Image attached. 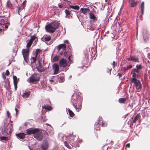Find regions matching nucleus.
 <instances>
[{
    "label": "nucleus",
    "instance_id": "nucleus-1",
    "mask_svg": "<svg viewBox=\"0 0 150 150\" xmlns=\"http://www.w3.org/2000/svg\"><path fill=\"white\" fill-rule=\"evenodd\" d=\"M72 104L77 112L79 111L81 108L82 98L78 96L77 93H74L71 98Z\"/></svg>",
    "mask_w": 150,
    "mask_h": 150
},
{
    "label": "nucleus",
    "instance_id": "nucleus-2",
    "mask_svg": "<svg viewBox=\"0 0 150 150\" xmlns=\"http://www.w3.org/2000/svg\"><path fill=\"white\" fill-rule=\"evenodd\" d=\"M63 137L66 138V140H67L68 142L65 141L64 142V144L65 146L68 148L69 149H71V146L72 147L73 146H76L78 147L79 146L78 144H76L77 142H78V141L76 139L75 140L74 136L71 135L67 137L65 136H64Z\"/></svg>",
    "mask_w": 150,
    "mask_h": 150
},
{
    "label": "nucleus",
    "instance_id": "nucleus-3",
    "mask_svg": "<svg viewBox=\"0 0 150 150\" xmlns=\"http://www.w3.org/2000/svg\"><path fill=\"white\" fill-rule=\"evenodd\" d=\"M59 25L57 21L52 22L46 25L45 27L46 30L48 32L52 33L54 32Z\"/></svg>",
    "mask_w": 150,
    "mask_h": 150
},
{
    "label": "nucleus",
    "instance_id": "nucleus-4",
    "mask_svg": "<svg viewBox=\"0 0 150 150\" xmlns=\"http://www.w3.org/2000/svg\"><path fill=\"white\" fill-rule=\"evenodd\" d=\"M4 127L2 132V134L4 135H9L12 132L13 127L11 123L4 124Z\"/></svg>",
    "mask_w": 150,
    "mask_h": 150
},
{
    "label": "nucleus",
    "instance_id": "nucleus-5",
    "mask_svg": "<svg viewBox=\"0 0 150 150\" xmlns=\"http://www.w3.org/2000/svg\"><path fill=\"white\" fill-rule=\"evenodd\" d=\"M131 83H133L134 88H135L137 92L140 91L142 88V83L138 79L130 81Z\"/></svg>",
    "mask_w": 150,
    "mask_h": 150
},
{
    "label": "nucleus",
    "instance_id": "nucleus-6",
    "mask_svg": "<svg viewBox=\"0 0 150 150\" xmlns=\"http://www.w3.org/2000/svg\"><path fill=\"white\" fill-rule=\"evenodd\" d=\"M40 75L38 74L34 73L28 79V82L33 83L39 81Z\"/></svg>",
    "mask_w": 150,
    "mask_h": 150
},
{
    "label": "nucleus",
    "instance_id": "nucleus-7",
    "mask_svg": "<svg viewBox=\"0 0 150 150\" xmlns=\"http://www.w3.org/2000/svg\"><path fill=\"white\" fill-rule=\"evenodd\" d=\"M29 50L28 49H24L22 50V53L24 58V60L26 63L29 61Z\"/></svg>",
    "mask_w": 150,
    "mask_h": 150
},
{
    "label": "nucleus",
    "instance_id": "nucleus-8",
    "mask_svg": "<svg viewBox=\"0 0 150 150\" xmlns=\"http://www.w3.org/2000/svg\"><path fill=\"white\" fill-rule=\"evenodd\" d=\"M140 72H139L135 68L133 69L131 72V74L132 76V77L130 79V81L133 80L135 79H137L139 77V74Z\"/></svg>",
    "mask_w": 150,
    "mask_h": 150
},
{
    "label": "nucleus",
    "instance_id": "nucleus-9",
    "mask_svg": "<svg viewBox=\"0 0 150 150\" xmlns=\"http://www.w3.org/2000/svg\"><path fill=\"white\" fill-rule=\"evenodd\" d=\"M100 120H101L100 118H99V120L97 121V122H96L94 128L96 130H98L100 129L99 127L100 125L99 123L101 124L100 125L102 127H105L107 126V124L105 122L103 123V121L101 122Z\"/></svg>",
    "mask_w": 150,
    "mask_h": 150
},
{
    "label": "nucleus",
    "instance_id": "nucleus-10",
    "mask_svg": "<svg viewBox=\"0 0 150 150\" xmlns=\"http://www.w3.org/2000/svg\"><path fill=\"white\" fill-rule=\"evenodd\" d=\"M33 67H34L35 68L37 69V70L40 72H42L43 71L44 69L42 67L41 65V63H40V60H39L38 61L37 64H36L35 63L34 64H31Z\"/></svg>",
    "mask_w": 150,
    "mask_h": 150
},
{
    "label": "nucleus",
    "instance_id": "nucleus-11",
    "mask_svg": "<svg viewBox=\"0 0 150 150\" xmlns=\"http://www.w3.org/2000/svg\"><path fill=\"white\" fill-rule=\"evenodd\" d=\"M34 134V137L39 141H41L43 138L42 133L38 129H37Z\"/></svg>",
    "mask_w": 150,
    "mask_h": 150
},
{
    "label": "nucleus",
    "instance_id": "nucleus-12",
    "mask_svg": "<svg viewBox=\"0 0 150 150\" xmlns=\"http://www.w3.org/2000/svg\"><path fill=\"white\" fill-rule=\"evenodd\" d=\"M142 36L144 41L146 42L148 41L149 39V34L146 29H144L142 32Z\"/></svg>",
    "mask_w": 150,
    "mask_h": 150
},
{
    "label": "nucleus",
    "instance_id": "nucleus-13",
    "mask_svg": "<svg viewBox=\"0 0 150 150\" xmlns=\"http://www.w3.org/2000/svg\"><path fill=\"white\" fill-rule=\"evenodd\" d=\"M66 45L64 44H60L57 46V49L58 51L61 50H62L63 51H64L66 49ZM65 51H64V52H63V51L62 52H60V53L61 55H62L63 53H64L65 54Z\"/></svg>",
    "mask_w": 150,
    "mask_h": 150
},
{
    "label": "nucleus",
    "instance_id": "nucleus-14",
    "mask_svg": "<svg viewBox=\"0 0 150 150\" xmlns=\"http://www.w3.org/2000/svg\"><path fill=\"white\" fill-rule=\"evenodd\" d=\"M0 26H4L5 24H8L9 23L8 18L5 16H3L0 20Z\"/></svg>",
    "mask_w": 150,
    "mask_h": 150
},
{
    "label": "nucleus",
    "instance_id": "nucleus-15",
    "mask_svg": "<svg viewBox=\"0 0 150 150\" xmlns=\"http://www.w3.org/2000/svg\"><path fill=\"white\" fill-rule=\"evenodd\" d=\"M128 61H132L135 62H139V58L138 56L136 55H132L129 57L126 58Z\"/></svg>",
    "mask_w": 150,
    "mask_h": 150
},
{
    "label": "nucleus",
    "instance_id": "nucleus-16",
    "mask_svg": "<svg viewBox=\"0 0 150 150\" xmlns=\"http://www.w3.org/2000/svg\"><path fill=\"white\" fill-rule=\"evenodd\" d=\"M67 62L66 60L64 59H62L59 61V65L61 67H65L67 65Z\"/></svg>",
    "mask_w": 150,
    "mask_h": 150
},
{
    "label": "nucleus",
    "instance_id": "nucleus-17",
    "mask_svg": "<svg viewBox=\"0 0 150 150\" xmlns=\"http://www.w3.org/2000/svg\"><path fill=\"white\" fill-rule=\"evenodd\" d=\"M57 79L59 83H62L64 81V74H62L57 76H54V79Z\"/></svg>",
    "mask_w": 150,
    "mask_h": 150
},
{
    "label": "nucleus",
    "instance_id": "nucleus-18",
    "mask_svg": "<svg viewBox=\"0 0 150 150\" xmlns=\"http://www.w3.org/2000/svg\"><path fill=\"white\" fill-rule=\"evenodd\" d=\"M52 67L54 70V74H57L58 73L59 70V65L57 63H55L53 65Z\"/></svg>",
    "mask_w": 150,
    "mask_h": 150
},
{
    "label": "nucleus",
    "instance_id": "nucleus-19",
    "mask_svg": "<svg viewBox=\"0 0 150 150\" xmlns=\"http://www.w3.org/2000/svg\"><path fill=\"white\" fill-rule=\"evenodd\" d=\"M48 144L47 140L45 141L41 145V147L43 150H46L48 147Z\"/></svg>",
    "mask_w": 150,
    "mask_h": 150
},
{
    "label": "nucleus",
    "instance_id": "nucleus-20",
    "mask_svg": "<svg viewBox=\"0 0 150 150\" xmlns=\"http://www.w3.org/2000/svg\"><path fill=\"white\" fill-rule=\"evenodd\" d=\"M51 39V37L49 35H45L41 38L43 41H49Z\"/></svg>",
    "mask_w": 150,
    "mask_h": 150
},
{
    "label": "nucleus",
    "instance_id": "nucleus-21",
    "mask_svg": "<svg viewBox=\"0 0 150 150\" xmlns=\"http://www.w3.org/2000/svg\"><path fill=\"white\" fill-rule=\"evenodd\" d=\"M37 129H33V128H30L27 129V131L26 134L30 135V134H33V135L35 132L36 131Z\"/></svg>",
    "mask_w": 150,
    "mask_h": 150
},
{
    "label": "nucleus",
    "instance_id": "nucleus-22",
    "mask_svg": "<svg viewBox=\"0 0 150 150\" xmlns=\"http://www.w3.org/2000/svg\"><path fill=\"white\" fill-rule=\"evenodd\" d=\"M96 21H94L91 22L92 23V24L95 30H98L100 25L99 23L96 22Z\"/></svg>",
    "mask_w": 150,
    "mask_h": 150
},
{
    "label": "nucleus",
    "instance_id": "nucleus-23",
    "mask_svg": "<svg viewBox=\"0 0 150 150\" xmlns=\"http://www.w3.org/2000/svg\"><path fill=\"white\" fill-rule=\"evenodd\" d=\"M16 135L17 137L19 139H23L25 138L26 134L23 133H16Z\"/></svg>",
    "mask_w": 150,
    "mask_h": 150
},
{
    "label": "nucleus",
    "instance_id": "nucleus-24",
    "mask_svg": "<svg viewBox=\"0 0 150 150\" xmlns=\"http://www.w3.org/2000/svg\"><path fill=\"white\" fill-rule=\"evenodd\" d=\"M129 5L131 7H134L137 6V1H135L134 0H129Z\"/></svg>",
    "mask_w": 150,
    "mask_h": 150
},
{
    "label": "nucleus",
    "instance_id": "nucleus-25",
    "mask_svg": "<svg viewBox=\"0 0 150 150\" xmlns=\"http://www.w3.org/2000/svg\"><path fill=\"white\" fill-rule=\"evenodd\" d=\"M52 109V107L50 106L47 105H44L42 107V110L43 112H44H44H46V110H50Z\"/></svg>",
    "mask_w": 150,
    "mask_h": 150
},
{
    "label": "nucleus",
    "instance_id": "nucleus-26",
    "mask_svg": "<svg viewBox=\"0 0 150 150\" xmlns=\"http://www.w3.org/2000/svg\"><path fill=\"white\" fill-rule=\"evenodd\" d=\"M81 11L85 15H87L90 13V10L88 8H81Z\"/></svg>",
    "mask_w": 150,
    "mask_h": 150
},
{
    "label": "nucleus",
    "instance_id": "nucleus-27",
    "mask_svg": "<svg viewBox=\"0 0 150 150\" xmlns=\"http://www.w3.org/2000/svg\"><path fill=\"white\" fill-rule=\"evenodd\" d=\"M38 55L37 54H35V56L32 57L30 59L31 64H34L36 61V59L37 58Z\"/></svg>",
    "mask_w": 150,
    "mask_h": 150
},
{
    "label": "nucleus",
    "instance_id": "nucleus-28",
    "mask_svg": "<svg viewBox=\"0 0 150 150\" xmlns=\"http://www.w3.org/2000/svg\"><path fill=\"white\" fill-rule=\"evenodd\" d=\"M89 18L92 20L91 22L92 21H97V19L95 15L92 13H90L89 14Z\"/></svg>",
    "mask_w": 150,
    "mask_h": 150
},
{
    "label": "nucleus",
    "instance_id": "nucleus-29",
    "mask_svg": "<svg viewBox=\"0 0 150 150\" xmlns=\"http://www.w3.org/2000/svg\"><path fill=\"white\" fill-rule=\"evenodd\" d=\"M140 8H141V13H142V15L140 16V17H141V18L142 17V16L144 14V2H142L140 6Z\"/></svg>",
    "mask_w": 150,
    "mask_h": 150
},
{
    "label": "nucleus",
    "instance_id": "nucleus-30",
    "mask_svg": "<svg viewBox=\"0 0 150 150\" xmlns=\"http://www.w3.org/2000/svg\"><path fill=\"white\" fill-rule=\"evenodd\" d=\"M30 94V91L25 92L23 93L22 96L24 98H27L29 96Z\"/></svg>",
    "mask_w": 150,
    "mask_h": 150
},
{
    "label": "nucleus",
    "instance_id": "nucleus-31",
    "mask_svg": "<svg viewBox=\"0 0 150 150\" xmlns=\"http://www.w3.org/2000/svg\"><path fill=\"white\" fill-rule=\"evenodd\" d=\"M87 29H89L90 30H95L93 27V26L92 24V23L90 22V24L87 26Z\"/></svg>",
    "mask_w": 150,
    "mask_h": 150
},
{
    "label": "nucleus",
    "instance_id": "nucleus-32",
    "mask_svg": "<svg viewBox=\"0 0 150 150\" xmlns=\"http://www.w3.org/2000/svg\"><path fill=\"white\" fill-rule=\"evenodd\" d=\"M25 6L24 4H22L21 6H19L18 7V14L19 15L20 14L19 13V12L20 11H21V10H22L24 8H25Z\"/></svg>",
    "mask_w": 150,
    "mask_h": 150
},
{
    "label": "nucleus",
    "instance_id": "nucleus-33",
    "mask_svg": "<svg viewBox=\"0 0 150 150\" xmlns=\"http://www.w3.org/2000/svg\"><path fill=\"white\" fill-rule=\"evenodd\" d=\"M140 117V115L139 114H137L136 116L134 117V119L132 121V122L133 123L136 122V121Z\"/></svg>",
    "mask_w": 150,
    "mask_h": 150
},
{
    "label": "nucleus",
    "instance_id": "nucleus-34",
    "mask_svg": "<svg viewBox=\"0 0 150 150\" xmlns=\"http://www.w3.org/2000/svg\"><path fill=\"white\" fill-rule=\"evenodd\" d=\"M70 8L75 10H79V6L77 5H71L70 4H69Z\"/></svg>",
    "mask_w": 150,
    "mask_h": 150
},
{
    "label": "nucleus",
    "instance_id": "nucleus-35",
    "mask_svg": "<svg viewBox=\"0 0 150 150\" xmlns=\"http://www.w3.org/2000/svg\"><path fill=\"white\" fill-rule=\"evenodd\" d=\"M136 68L135 69L137 70L139 72H140V70L142 69V67L141 64H137L136 66Z\"/></svg>",
    "mask_w": 150,
    "mask_h": 150
},
{
    "label": "nucleus",
    "instance_id": "nucleus-36",
    "mask_svg": "<svg viewBox=\"0 0 150 150\" xmlns=\"http://www.w3.org/2000/svg\"><path fill=\"white\" fill-rule=\"evenodd\" d=\"M6 6L9 8H11L13 7L12 5L11 4L10 1H7Z\"/></svg>",
    "mask_w": 150,
    "mask_h": 150
},
{
    "label": "nucleus",
    "instance_id": "nucleus-37",
    "mask_svg": "<svg viewBox=\"0 0 150 150\" xmlns=\"http://www.w3.org/2000/svg\"><path fill=\"white\" fill-rule=\"evenodd\" d=\"M126 101V99L124 98H120L119 99L118 101L120 103H124Z\"/></svg>",
    "mask_w": 150,
    "mask_h": 150
},
{
    "label": "nucleus",
    "instance_id": "nucleus-38",
    "mask_svg": "<svg viewBox=\"0 0 150 150\" xmlns=\"http://www.w3.org/2000/svg\"><path fill=\"white\" fill-rule=\"evenodd\" d=\"M59 56L57 55L55 56L53 58L52 60V61L54 62H57L59 59Z\"/></svg>",
    "mask_w": 150,
    "mask_h": 150
},
{
    "label": "nucleus",
    "instance_id": "nucleus-39",
    "mask_svg": "<svg viewBox=\"0 0 150 150\" xmlns=\"http://www.w3.org/2000/svg\"><path fill=\"white\" fill-rule=\"evenodd\" d=\"M65 13L66 14V17L69 18L70 17L69 11L66 9L65 10Z\"/></svg>",
    "mask_w": 150,
    "mask_h": 150
},
{
    "label": "nucleus",
    "instance_id": "nucleus-40",
    "mask_svg": "<svg viewBox=\"0 0 150 150\" xmlns=\"http://www.w3.org/2000/svg\"><path fill=\"white\" fill-rule=\"evenodd\" d=\"M41 85V87L42 88H46V83L44 81H42L40 83Z\"/></svg>",
    "mask_w": 150,
    "mask_h": 150
},
{
    "label": "nucleus",
    "instance_id": "nucleus-41",
    "mask_svg": "<svg viewBox=\"0 0 150 150\" xmlns=\"http://www.w3.org/2000/svg\"><path fill=\"white\" fill-rule=\"evenodd\" d=\"M33 41H34L35 39H36V40H37V38L36 35H34L31 36V38L30 39Z\"/></svg>",
    "mask_w": 150,
    "mask_h": 150
},
{
    "label": "nucleus",
    "instance_id": "nucleus-42",
    "mask_svg": "<svg viewBox=\"0 0 150 150\" xmlns=\"http://www.w3.org/2000/svg\"><path fill=\"white\" fill-rule=\"evenodd\" d=\"M68 112H69V115L71 117H73L74 115V113L72 112V111H71L70 109H68Z\"/></svg>",
    "mask_w": 150,
    "mask_h": 150
},
{
    "label": "nucleus",
    "instance_id": "nucleus-43",
    "mask_svg": "<svg viewBox=\"0 0 150 150\" xmlns=\"http://www.w3.org/2000/svg\"><path fill=\"white\" fill-rule=\"evenodd\" d=\"M8 138L4 136H2L0 137V140H7Z\"/></svg>",
    "mask_w": 150,
    "mask_h": 150
},
{
    "label": "nucleus",
    "instance_id": "nucleus-44",
    "mask_svg": "<svg viewBox=\"0 0 150 150\" xmlns=\"http://www.w3.org/2000/svg\"><path fill=\"white\" fill-rule=\"evenodd\" d=\"M14 84L17 83V78L16 76H13Z\"/></svg>",
    "mask_w": 150,
    "mask_h": 150
},
{
    "label": "nucleus",
    "instance_id": "nucleus-45",
    "mask_svg": "<svg viewBox=\"0 0 150 150\" xmlns=\"http://www.w3.org/2000/svg\"><path fill=\"white\" fill-rule=\"evenodd\" d=\"M6 24H5L4 26L2 25V27H1L2 30H4V28L6 30L8 28V25H6Z\"/></svg>",
    "mask_w": 150,
    "mask_h": 150
},
{
    "label": "nucleus",
    "instance_id": "nucleus-46",
    "mask_svg": "<svg viewBox=\"0 0 150 150\" xmlns=\"http://www.w3.org/2000/svg\"><path fill=\"white\" fill-rule=\"evenodd\" d=\"M40 52V50L39 49H36L35 52V54H39V53Z\"/></svg>",
    "mask_w": 150,
    "mask_h": 150
},
{
    "label": "nucleus",
    "instance_id": "nucleus-47",
    "mask_svg": "<svg viewBox=\"0 0 150 150\" xmlns=\"http://www.w3.org/2000/svg\"><path fill=\"white\" fill-rule=\"evenodd\" d=\"M6 75L5 74V73L4 72H3L2 74V78L4 79H5L6 78Z\"/></svg>",
    "mask_w": 150,
    "mask_h": 150
},
{
    "label": "nucleus",
    "instance_id": "nucleus-48",
    "mask_svg": "<svg viewBox=\"0 0 150 150\" xmlns=\"http://www.w3.org/2000/svg\"><path fill=\"white\" fill-rule=\"evenodd\" d=\"M6 114H7V116L8 117V118H10V113L8 111H7Z\"/></svg>",
    "mask_w": 150,
    "mask_h": 150
},
{
    "label": "nucleus",
    "instance_id": "nucleus-49",
    "mask_svg": "<svg viewBox=\"0 0 150 150\" xmlns=\"http://www.w3.org/2000/svg\"><path fill=\"white\" fill-rule=\"evenodd\" d=\"M31 44H30V43H27V45H26V47H27V49H29V48L30 47V46H31Z\"/></svg>",
    "mask_w": 150,
    "mask_h": 150
},
{
    "label": "nucleus",
    "instance_id": "nucleus-50",
    "mask_svg": "<svg viewBox=\"0 0 150 150\" xmlns=\"http://www.w3.org/2000/svg\"><path fill=\"white\" fill-rule=\"evenodd\" d=\"M5 74L6 75L8 76L9 75L10 73L9 71L8 70H6V73H5Z\"/></svg>",
    "mask_w": 150,
    "mask_h": 150
},
{
    "label": "nucleus",
    "instance_id": "nucleus-51",
    "mask_svg": "<svg viewBox=\"0 0 150 150\" xmlns=\"http://www.w3.org/2000/svg\"><path fill=\"white\" fill-rule=\"evenodd\" d=\"M64 42L65 43L67 44L68 45H67V46H68L69 47V45L68 42V40H65L64 41Z\"/></svg>",
    "mask_w": 150,
    "mask_h": 150
},
{
    "label": "nucleus",
    "instance_id": "nucleus-52",
    "mask_svg": "<svg viewBox=\"0 0 150 150\" xmlns=\"http://www.w3.org/2000/svg\"><path fill=\"white\" fill-rule=\"evenodd\" d=\"M58 6L59 8H62L63 7V5L62 3H60L58 4Z\"/></svg>",
    "mask_w": 150,
    "mask_h": 150
},
{
    "label": "nucleus",
    "instance_id": "nucleus-53",
    "mask_svg": "<svg viewBox=\"0 0 150 150\" xmlns=\"http://www.w3.org/2000/svg\"><path fill=\"white\" fill-rule=\"evenodd\" d=\"M14 85L15 88V90H16L17 88V83L14 84Z\"/></svg>",
    "mask_w": 150,
    "mask_h": 150
},
{
    "label": "nucleus",
    "instance_id": "nucleus-54",
    "mask_svg": "<svg viewBox=\"0 0 150 150\" xmlns=\"http://www.w3.org/2000/svg\"><path fill=\"white\" fill-rule=\"evenodd\" d=\"M115 61H113L112 62V65H113V67L114 68L115 67Z\"/></svg>",
    "mask_w": 150,
    "mask_h": 150
},
{
    "label": "nucleus",
    "instance_id": "nucleus-55",
    "mask_svg": "<svg viewBox=\"0 0 150 150\" xmlns=\"http://www.w3.org/2000/svg\"><path fill=\"white\" fill-rule=\"evenodd\" d=\"M42 120H43L44 121H45L47 120V119L45 118V117H42Z\"/></svg>",
    "mask_w": 150,
    "mask_h": 150
},
{
    "label": "nucleus",
    "instance_id": "nucleus-56",
    "mask_svg": "<svg viewBox=\"0 0 150 150\" xmlns=\"http://www.w3.org/2000/svg\"><path fill=\"white\" fill-rule=\"evenodd\" d=\"M132 67V66L131 65H130L129 66L127 67L126 68V69H130Z\"/></svg>",
    "mask_w": 150,
    "mask_h": 150
},
{
    "label": "nucleus",
    "instance_id": "nucleus-57",
    "mask_svg": "<svg viewBox=\"0 0 150 150\" xmlns=\"http://www.w3.org/2000/svg\"><path fill=\"white\" fill-rule=\"evenodd\" d=\"M33 42V41L30 39L29 40V42H28V43L32 44V43Z\"/></svg>",
    "mask_w": 150,
    "mask_h": 150
},
{
    "label": "nucleus",
    "instance_id": "nucleus-58",
    "mask_svg": "<svg viewBox=\"0 0 150 150\" xmlns=\"http://www.w3.org/2000/svg\"><path fill=\"white\" fill-rule=\"evenodd\" d=\"M26 1L25 0L22 3V4H24V5H25V6H26V4H25V3H26Z\"/></svg>",
    "mask_w": 150,
    "mask_h": 150
},
{
    "label": "nucleus",
    "instance_id": "nucleus-59",
    "mask_svg": "<svg viewBox=\"0 0 150 150\" xmlns=\"http://www.w3.org/2000/svg\"><path fill=\"white\" fill-rule=\"evenodd\" d=\"M15 110L16 112V114H17L18 113V109L16 108H15Z\"/></svg>",
    "mask_w": 150,
    "mask_h": 150
},
{
    "label": "nucleus",
    "instance_id": "nucleus-60",
    "mask_svg": "<svg viewBox=\"0 0 150 150\" xmlns=\"http://www.w3.org/2000/svg\"><path fill=\"white\" fill-rule=\"evenodd\" d=\"M117 76H119V78H120L121 76V75L120 73H118Z\"/></svg>",
    "mask_w": 150,
    "mask_h": 150
},
{
    "label": "nucleus",
    "instance_id": "nucleus-61",
    "mask_svg": "<svg viewBox=\"0 0 150 150\" xmlns=\"http://www.w3.org/2000/svg\"><path fill=\"white\" fill-rule=\"evenodd\" d=\"M112 70V69H109V71H108V72L109 73H110V74L111 73V70Z\"/></svg>",
    "mask_w": 150,
    "mask_h": 150
},
{
    "label": "nucleus",
    "instance_id": "nucleus-62",
    "mask_svg": "<svg viewBox=\"0 0 150 150\" xmlns=\"http://www.w3.org/2000/svg\"><path fill=\"white\" fill-rule=\"evenodd\" d=\"M130 144H127L126 145V147H129Z\"/></svg>",
    "mask_w": 150,
    "mask_h": 150
},
{
    "label": "nucleus",
    "instance_id": "nucleus-63",
    "mask_svg": "<svg viewBox=\"0 0 150 150\" xmlns=\"http://www.w3.org/2000/svg\"><path fill=\"white\" fill-rule=\"evenodd\" d=\"M148 74L150 75V69L148 70Z\"/></svg>",
    "mask_w": 150,
    "mask_h": 150
},
{
    "label": "nucleus",
    "instance_id": "nucleus-64",
    "mask_svg": "<svg viewBox=\"0 0 150 150\" xmlns=\"http://www.w3.org/2000/svg\"><path fill=\"white\" fill-rule=\"evenodd\" d=\"M148 66L149 68L150 69V63L149 64H148Z\"/></svg>",
    "mask_w": 150,
    "mask_h": 150
}]
</instances>
